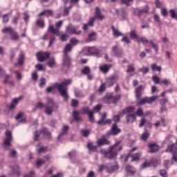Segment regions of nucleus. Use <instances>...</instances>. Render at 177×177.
Instances as JSON below:
<instances>
[{"mask_svg": "<svg viewBox=\"0 0 177 177\" xmlns=\"http://www.w3.org/2000/svg\"><path fill=\"white\" fill-rule=\"evenodd\" d=\"M121 2L127 6H131V4L133 3V0H121Z\"/></svg>", "mask_w": 177, "mask_h": 177, "instance_id": "obj_58", "label": "nucleus"}, {"mask_svg": "<svg viewBox=\"0 0 177 177\" xmlns=\"http://www.w3.org/2000/svg\"><path fill=\"white\" fill-rule=\"evenodd\" d=\"M73 50V47L71 44H66L64 49V55H68V53Z\"/></svg>", "mask_w": 177, "mask_h": 177, "instance_id": "obj_29", "label": "nucleus"}, {"mask_svg": "<svg viewBox=\"0 0 177 177\" xmlns=\"http://www.w3.org/2000/svg\"><path fill=\"white\" fill-rule=\"evenodd\" d=\"M23 63H24V54L21 53L19 55V58L18 59V64L21 65Z\"/></svg>", "mask_w": 177, "mask_h": 177, "instance_id": "obj_54", "label": "nucleus"}, {"mask_svg": "<svg viewBox=\"0 0 177 177\" xmlns=\"http://www.w3.org/2000/svg\"><path fill=\"white\" fill-rule=\"evenodd\" d=\"M71 80L68 79L64 80L61 84L55 83L53 86H50L46 88V92L50 93V92L55 91V89H58L61 96L64 97L65 102L68 100V94L67 93V86L71 84Z\"/></svg>", "mask_w": 177, "mask_h": 177, "instance_id": "obj_1", "label": "nucleus"}, {"mask_svg": "<svg viewBox=\"0 0 177 177\" xmlns=\"http://www.w3.org/2000/svg\"><path fill=\"white\" fill-rule=\"evenodd\" d=\"M126 120H127V124H132V122H134L136 120V115L128 114L126 116Z\"/></svg>", "mask_w": 177, "mask_h": 177, "instance_id": "obj_19", "label": "nucleus"}, {"mask_svg": "<svg viewBox=\"0 0 177 177\" xmlns=\"http://www.w3.org/2000/svg\"><path fill=\"white\" fill-rule=\"evenodd\" d=\"M48 15L49 16H53V11L50 10H47L41 12L39 14V17L44 16V15Z\"/></svg>", "mask_w": 177, "mask_h": 177, "instance_id": "obj_42", "label": "nucleus"}, {"mask_svg": "<svg viewBox=\"0 0 177 177\" xmlns=\"http://www.w3.org/2000/svg\"><path fill=\"white\" fill-rule=\"evenodd\" d=\"M111 132L113 135H118L121 132V129L117 127V123L113 124Z\"/></svg>", "mask_w": 177, "mask_h": 177, "instance_id": "obj_24", "label": "nucleus"}, {"mask_svg": "<svg viewBox=\"0 0 177 177\" xmlns=\"http://www.w3.org/2000/svg\"><path fill=\"white\" fill-rule=\"evenodd\" d=\"M120 141H118L114 145L110 147V151H116V153H118V151H120V150H122V147L120 145Z\"/></svg>", "mask_w": 177, "mask_h": 177, "instance_id": "obj_15", "label": "nucleus"}, {"mask_svg": "<svg viewBox=\"0 0 177 177\" xmlns=\"http://www.w3.org/2000/svg\"><path fill=\"white\" fill-rule=\"evenodd\" d=\"M77 28H78L67 26L66 31L67 32H69V34L80 35V34H81V30H77Z\"/></svg>", "mask_w": 177, "mask_h": 177, "instance_id": "obj_13", "label": "nucleus"}, {"mask_svg": "<svg viewBox=\"0 0 177 177\" xmlns=\"http://www.w3.org/2000/svg\"><path fill=\"white\" fill-rule=\"evenodd\" d=\"M97 146H104V145H110V142L106 138L102 137L97 141Z\"/></svg>", "mask_w": 177, "mask_h": 177, "instance_id": "obj_21", "label": "nucleus"}, {"mask_svg": "<svg viewBox=\"0 0 177 177\" xmlns=\"http://www.w3.org/2000/svg\"><path fill=\"white\" fill-rule=\"evenodd\" d=\"M142 155L141 153H137L134 156L131 155V161H138L139 158H140V156Z\"/></svg>", "mask_w": 177, "mask_h": 177, "instance_id": "obj_46", "label": "nucleus"}, {"mask_svg": "<svg viewBox=\"0 0 177 177\" xmlns=\"http://www.w3.org/2000/svg\"><path fill=\"white\" fill-rule=\"evenodd\" d=\"M110 68H111V64H104L100 66V71L104 74H107Z\"/></svg>", "mask_w": 177, "mask_h": 177, "instance_id": "obj_16", "label": "nucleus"}, {"mask_svg": "<svg viewBox=\"0 0 177 177\" xmlns=\"http://www.w3.org/2000/svg\"><path fill=\"white\" fill-rule=\"evenodd\" d=\"M142 91H143V86L142 85L139 86L136 88V97L137 100H140Z\"/></svg>", "mask_w": 177, "mask_h": 177, "instance_id": "obj_18", "label": "nucleus"}, {"mask_svg": "<svg viewBox=\"0 0 177 177\" xmlns=\"http://www.w3.org/2000/svg\"><path fill=\"white\" fill-rule=\"evenodd\" d=\"M15 31V30L13 29V28L12 27H6L2 30V32H3V34H12L13 32Z\"/></svg>", "mask_w": 177, "mask_h": 177, "instance_id": "obj_32", "label": "nucleus"}, {"mask_svg": "<svg viewBox=\"0 0 177 177\" xmlns=\"http://www.w3.org/2000/svg\"><path fill=\"white\" fill-rule=\"evenodd\" d=\"M36 56L39 62H45V60H48V59H49L50 53L39 52L36 54Z\"/></svg>", "mask_w": 177, "mask_h": 177, "instance_id": "obj_9", "label": "nucleus"}, {"mask_svg": "<svg viewBox=\"0 0 177 177\" xmlns=\"http://www.w3.org/2000/svg\"><path fill=\"white\" fill-rule=\"evenodd\" d=\"M88 42L95 41L96 39V32H93L88 35Z\"/></svg>", "mask_w": 177, "mask_h": 177, "instance_id": "obj_34", "label": "nucleus"}, {"mask_svg": "<svg viewBox=\"0 0 177 177\" xmlns=\"http://www.w3.org/2000/svg\"><path fill=\"white\" fill-rule=\"evenodd\" d=\"M10 37H11V39H12V41H17V39H19V34L15 30H14L10 34Z\"/></svg>", "mask_w": 177, "mask_h": 177, "instance_id": "obj_37", "label": "nucleus"}, {"mask_svg": "<svg viewBox=\"0 0 177 177\" xmlns=\"http://www.w3.org/2000/svg\"><path fill=\"white\" fill-rule=\"evenodd\" d=\"M12 140H13V138L12 137V132H10L9 130H7L6 132V139L3 142V147L6 149H8V147L10 146V142H12Z\"/></svg>", "mask_w": 177, "mask_h": 177, "instance_id": "obj_8", "label": "nucleus"}, {"mask_svg": "<svg viewBox=\"0 0 177 177\" xmlns=\"http://www.w3.org/2000/svg\"><path fill=\"white\" fill-rule=\"evenodd\" d=\"M95 19H97V20H103L104 19V15H102L100 13V8H95V17H93L90 18L88 24H84L83 25V30L84 31H88V27H93V23L95 20Z\"/></svg>", "mask_w": 177, "mask_h": 177, "instance_id": "obj_2", "label": "nucleus"}, {"mask_svg": "<svg viewBox=\"0 0 177 177\" xmlns=\"http://www.w3.org/2000/svg\"><path fill=\"white\" fill-rule=\"evenodd\" d=\"M41 132L44 133L46 136H47L48 139H52V135L50 134V132L46 128H44L41 130Z\"/></svg>", "mask_w": 177, "mask_h": 177, "instance_id": "obj_38", "label": "nucleus"}, {"mask_svg": "<svg viewBox=\"0 0 177 177\" xmlns=\"http://www.w3.org/2000/svg\"><path fill=\"white\" fill-rule=\"evenodd\" d=\"M106 115L107 114L106 113L102 115L101 119L97 122L98 125H106V121L104 120H106Z\"/></svg>", "mask_w": 177, "mask_h": 177, "instance_id": "obj_30", "label": "nucleus"}, {"mask_svg": "<svg viewBox=\"0 0 177 177\" xmlns=\"http://www.w3.org/2000/svg\"><path fill=\"white\" fill-rule=\"evenodd\" d=\"M134 72H135V65H133V64L129 65L127 66L126 73H134Z\"/></svg>", "mask_w": 177, "mask_h": 177, "instance_id": "obj_45", "label": "nucleus"}, {"mask_svg": "<svg viewBox=\"0 0 177 177\" xmlns=\"http://www.w3.org/2000/svg\"><path fill=\"white\" fill-rule=\"evenodd\" d=\"M113 32V35L115 37H122L124 35L121 33V32L118 31V30L115 29L113 26L111 27Z\"/></svg>", "mask_w": 177, "mask_h": 177, "instance_id": "obj_35", "label": "nucleus"}, {"mask_svg": "<svg viewBox=\"0 0 177 177\" xmlns=\"http://www.w3.org/2000/svg\"><path fill=\"white\" fill-rule=\"evenodd\" d=\"M155 127H160V125H162V127H167V124H165V120L164 118L160 119V122L158 121L154 124Z\"/></svg>", "mask_w": 177, "mask_h": 177, "instance_id": "obj_36", "label": "nucleus"}, {"mask_svg": "<svg viewBox=\"0 0 177 177\" xmlns=\"http://www.w3.org/2000/svg\"><path fill=\"white\" fill-rule=\"evenodd\" d=\"M62 66L66 67V68H70V66H71V57H70L68 55H64Z\"/></svg>", "mask_w": 177, "mask_h": 177, "instance_id": "obj_12", "label": "nucleus"}, {"mask_svg": "<svg viewBox=\"0 0 177 177\" xmlns=\"http://www.w3.org/2000/svg\"><path fill=\"white\" fill-rule=\"evenodd\" d=\"M63 26V21H59L55 23V27L57 28H55L53 26L50 25L48 27V32H51V34H54L55 35H57V37L60 36V30H59V28Z\"/></svg>", "mask_w": 177, "mask_h": 177, "instance_id": "obj_4", "label": "nucleus"}, {"mask_svg": "<svg viewBox=\"0 0 177 177\" xmlns=\"http://www.w3.org/2000/svg\"><path fill=\"white\" fill-rule=\"evenodd\" d=\"M36 25L39 26L40 28H44L45 27V22L44 21V19H37L36 21Z\"/></svg>", "mask_w": 177, "mask_h": 177, "instance_id": "obj_39", "label": "nucleus"}, {"mask_svg": "<svg viewBox=\"0 0 177 177\" xmlns=\"http://www.w3.org/2000/svg\"><path fill=\"white\" fill-rule=\"evenodd\" d=\"M112 52H113L117 57H122V50L119 49L118 46H113L112 48Z\"/></svg>", "mask_w": 177, "mask_h": 177, "instance_id": "obj_22", "label": "nucleus"}, {"mask_svg": "<svg viewBox=\"0 0 177 177\" xmlns=\"http://www.w3.org/2000/svg\"><path fill=\"white\" fill-rule=\"evenodd\" d=\"M171 84V81H169V80L167 79H165V80H160V85H165V86H168V85H169Z\"/></svg>", "mask_w": 177, "mask_h": 177, "instance_id": "obj_51", "label": "nucleus"}, {"mask_svg": "<svg viewBox=\"0 0 177 177\" xmlns=\"http://www.w3.org/2000/svg\"><path fill=\"white\" fill-rule=\"evenodd\" d=\"M149 67H145L142 66V68H138V71H140V73H142V74H146L147 73H149Z\"/></svg>", "mask_w": 177, "mask_h": 177, "instance_id": "obj_50", "label": "nucleus"}, {"mask_svg": "<svg viewBox=\"0 0 177 177\" xmlns=\"http://www.w3.org/2000/svg\"><path fill=\"white\" fill-rule=\"evenodd\" d=\"M158 95H153L152 97H145L142 98L140 101L137 102L138 106H142L143 104H151V103H154L156 100H157Z\"/></svg>", "mask_w": 177, "mask_h": 177, "instance_id": "obj_5", "label": "nucleus"}, {"mask_svg": "<svg viewBox=\"0 0 177 177\" xmlns=\"http://www.w3.org/2000/svg\"><path fill=\"white\" fill-rule=\"evenodd\" d=\"M126 171L128 174H130V175H133L136 172L135 168L131 165H127L126 167Z\"/></svg>", "mask_w": 177, "mask_h": 177, "instance_id": "obj_33", "label": "nucleus"}, {"mask_svg": "<svg viewBox=\"0 0 177 177\" xmlns=\"http://www.w3.org/2000/svg\"><path fill=\"white\" fill-rule=\"evenodd\" d=\"M47 104H48V106H52V107H57L56 104H55V102H53V98L47 99Z\"/></svg>", "mask_w": 177, "mask_h": 177, "instance_id": "obj_53", "label": "nucleus"}, {"mask_svg": "<svg viewBox=\"0 0 177 177\" xmlns=\"http://www.w3.org/2000/svg\"><path fill=\"white\" fill-rule=\"evenodd\" d=\"M149 136H150V134L149 133V131L145 129V132L142 133L141 136V139L142 140H147Z\"/></svg>", "mask_w": 177, "mask_h": 177, "instance_id": "obj_44", "label": "nucleus"}, {"mask_svg": "<svg viewBox=\"0 0 177 177\" xmlns=\"http://www.w3.org/2000/svg\"><path fill=\"white\" fill-rule=\"evenodd\" d=\"M151 67L153 71H158L159 73H161V67L157 66V64H152Z\"/></svg>", "mask_w": 177, "mask_h": 177, "instance_id": "obj_40", "label": "nucleus"}, {"mask_svg": "<svg viewBox=\"0 0 177 177\" xmlns=\"http://www.w3.org/2000/svg\"><path fill=\"white\" fill-rule=\"evenodd\" d=\"M67 132H68V125H64L63 127L62 131L60 133V134L58 136L57 139L60 140L64 135H66Z\"/></svg>", "mask_w": 177, "mask_h": 177, "instance_id": "obj_25", "label": "nucleus"}, {"mask_svg": "<svg viewBox=\"0 0 177 177\" xmlns=\"http://www.w3.org/2000/svg\"><path fill=\"white\" fill-rule=\"evenodd\" d=\"M129 36L131 39H133V41L136 40L138 44H140V42H142V44L144 42H147V39L138 36V34L135 30H131L129 32Z\"/></svg>", "mask_w": 177, "mask_h": 177, "instance_id": "obj_7", "label": "nucleus"}, {"mask_svg": "<svg viewBox=\"0 0 177 177\" xmlns=\"http://www.w3.org/2000/svg\"><path fill=\"white\" fill-rule=\"evenodd\" d=\"M142 13V10L139 8H135L133 10V14L135 16H140V15Z\"/></svg>", "mask_w": 177, "mask_h": 177, "instance_id": "obj_61", "label": "nucleus"}, {"mask_svg": "<svg viewBox=\"0 0 177 177\" xmlns=\"http://www.w3.org/2000/svg\"><path fill=\"white\" fill-rule=\"evenodd\" d=\"M152 80L153 81L154 84H160V81H161L160 80V77L156 75L153 76Z\"/></svg>", "mask_w": 177, "mask_h": 177, "instance_id": "obj_63", "label": "nucleus"}, {"mask_svg": "<svg viewBox=\"0 0 177 177\" xmlns=\"http://www.w3.org/2000/svg\"><path fill=\"white\" fill-rule=\"evenodd\" d=\"M20 19V14L17 13L15 17H14L12 19V24H15V26L17 25V22Z\"/></svg>", "mask_w": 177, "mask_h": 177, "instance_id": "obj_47", "label": "nucleus"}, {"mask_svg": "<svg viewBox=\"0 0 177 177\" xmlns=\"http://www.w3.org/2000/svg\"><path fill=\"white\" fill-rule=\"evenodd\" d=\"M118 81V75H115L106 79V85L108 88H111L115 82Z\"/></svg>", "mask_w": 177, "mask_h": 177, "instance_id": "obj_10", "label": "nucleus"}, {"mask_svg": "<svg viewBox=\"0 0 177 177\" xmlns=\"http://www.w3.org/2000/svg\"><path fill=\"white\" fill-rule=\"evenodd\" d=\"M47 147H40L39 149H37V153L41 154V153H46Z\"/></svg>", "mask_w": 177, "mask_h": 177, "instance_id": "obj_59", "label": "nucleus"}, {"mask_svg": "<svg viewBox=\"0 0 177 177\" xmlns=\"http://www.w3.org/2000/svg\"><path fill=\"white\" fill-rule=\"evenodd\" d=\"M44 107H45V105L42 102H38L36 106L33 109V111H35L37 109H44Z\"/></svg>", "mask_w": 177, "mask_h": 177, "instance_id": "obj_57", "label": "nucleus"}, {"mask_svg": "<svg viewBox=\"0 0 177 177\" xmlns=\"http://www.w3.org/2000/svg\"><path fill=\"white\" fill-rule=\"evenodd\" d=\"M73 118L75 121H80L81 120V118L78 116V112L76 111H73Z\"/></svg>", "mask_w": 177, "mask_h": 177, "instance_id": "obj_55", "label": "nucleus"}, {"mask_svg": "<svg viewBox=\"0 0 177 177\" xmlns=\"http://www.w3.org/2000/svg\"><path fill=\"white\" fill-rule=\"evenodd\" d=\"M117 154H118V153H117V151H110V148L108 151V156H106L109 160H114V158H115L117 157Z\"/></svg>", "mask_w": 177, "mask_h": 177, "instance_id": "obj_26", "label": "nucleus"}, {"mask_svg": "<svg viewBox=\"0 0 177 177\" xmlns=\"http://www.w3.org/2000/svg\"><path fill=\"white\" fill-rule=\"evenodd\" d=\"M147 44H150V45H151L153 49H154L156 53H158V45L154 44V41L153 40H147V41L143 43V45H146Z\"/></svg>", "mask_w": 177, "mask_h": 177, "instance_id": "obj_20", "label": "nucleus"}, {"mask_svg": "<svg viewBox=\"0 0 177 177\" xmlns=\"http://www.w3.org/2000/svg\"><path fill=\"white\" fill-rule=\"evenodd\" d=\"M118 169V165H111V163L106 164V171L109 174H111Z\"/></svg>", "mask_w": 177, "mask_h": 177, "instance_id": "obj_14", "label": "nucleus"}, {"mask_svg": "<svg viewBox=\"0 0 177 177\" xmlns=\"http://www.w3.org/2000/svg\"><path fill=\"white\" fill-rule=\"evenodd\" d=\"M9 13L3 15V23H8L9 21Z\"/></svg>", "mask_w": 177, "mask_h": 177, "instance_id": "obj_62", "label": "nucleus"}, {"mask_svg": "<svg viewBox=\"0 0 177 177\" xmlns=\"http://www.w3.org/2000/svg\"><path fill=\"white\" fill-rule=\"evenodd\" d=\"M169 13L171 19H175L176 20H177V12L175 11V10L171 9L169 10Z\"/></svg>", "mask_w": 177, "mask_h": 177, "instance_id": "obj_48", "label": "nucleus"}, {"mask_svg": "<svg viewBox=\"0 0 177 177\" xmlns=\"http://www.w3.org/2000/svg\"><path fill=\"white\" fill-rule=\"evenodd\" d=\"M133 110H135L134 106H131L127 107L122 110V114H131V113H133Z\"/></svg>", "mask_w": 177, "mask_h": 177, "instance_id": "obj_27", "label": "nucleus"}, {"mask_svg": "<svg viewBox=\"0 0 177 177\" xmlns=\"http://www.w3.org/2000/svg\"><path fill=\"white\" fill-rule=\"evenodd\" d=\"M82 74H86V75H88L89 73H91V69L89 68V66H86L82 70Z\"/></svg>", "mask_w": 177, "mask_h": 177, "instance_id": "obj_56", "label": "nucleus"}, {"mask_svg": "<svg viewBox=\"0 0 177 177\" xmlns=\"http://www.w3.org/2000/svg\"><path fill=\"white\" fill-rule=\"evenodd\" d=\"M121 115H124V114L122 113V112H119L118 115L113 116V121L115 122H120V117H121Z\"/></svg>", "mask_w": 177, "mask_h": 177, "instance_id": "obj_49", "label": "nucleus"}, {"mask_svg": "<svg viewBox=\"0 0 177 177\" xmlns=\"http://www.w3.org/2000/svg\"><path fill=\"white\" fill-rule=\"evenodd\" d=\"M149 153H156V151H158L160 147L157 145V144H149Z\"/></svg>", "mask_w": 177, "mask_h": 177, "instance_id": "obj_23", "label": "nucleus"}, {"mask_svg": "<svg viewBox=\"0 0 177 177\" xmlns=\"http://www.w3.org/2000/svg\"><path fill=\"white\" fill-rule=\"evenodd\" d=\"M45 113L47 114V115H51V114L53 113V109H55V106H45Z\"/></svg>", "mask_w": 177, "mask_h": 177, "instance_id": "obj_28", "label": "nucleus"}, {"mask_svg": "<svg viewBox=\"0 0 177 177\" xmlns=\"http://www.w3.org/2000/svg\"><path fill=\"white\" fill-rule=\"evenodd\" d=\"M78 1L79 0H71V5L69 6V7H64V16H67L70 13V9L73 8V5H71V3H77Z\"/></svg>", "mask_w": 177, "mask_h": 177, "instance_id": "obj_17", "label": "nucleus"}, {"mask_svg": "<svg viewBox=\"0 0 177 177\" xmlns=\"http://www.w3.org/2000/svg\"><path fill=\"white\" fill-rule=\"evenodd\" d=\"M86 56H96V57H100V50L96 47H85L83 49Z\"/></svg>", "mask_w": 177, "mask_h": 177, "instance_id": "obj_3", "label": "nucleus"}, {"mask_svg": "<svg viewBox=\"0 0 177 177\" xmlns=\"http://www.w3.org/2000/svg\"><path fill=\"white\" fill-rule=\"evenodd\" d=\"M81 133H82L84 138H88V136H89V133H91V131L88 129H82L81 131Z\"/></svg>", "mask_w": 177, "mask_h": 177, "instance_id": "obj_52", "label": "nucleus"}, {"mask_svg": "<svg viewBox=\"0 0 177 177\" xmlns=\"http://www.w3.org/2000/svg\"><path fill=\"white\" fill-rule=\"evenodd\" d=\"M121 99L120 95H113V94L106 96L104 98V102L108 104H110V103H117L118 100Z\"/></svg>", "mask_w": 177, "mask_h": 177, "instance_id": "obj_6", "label": "nucleus"}, {"mask_svg": "<svg viewBox=\"0 0 177 177\" xmlns=\"http://www.w3.org/2000/svg\"><path fill=\"white\" fill-rule=\"evenodd\" d=\"M24 177H35V172L32 171L30 172V174L24 175Z\"/></svg>", "mask_w": 177, "mask_h": 177, "instance_id": "obj_64", "label": "nucleus"}, {"mask_svg": "<svg viewBox=\"0 0 177 177\" xmlns=\"http://www.w3.org/2000/svg\"><path fill=\"white\" fill-rule=\"evenodd\" d=\"M48 67H50L51 68L54 67L55 64H56V61L55 60V57H52L50 59L47 63Z\"/></svg>", "mask_w": 177, "mask_h": 177, "instance_id": "obj_43", "label": "nucleus"}, {"mask_svg": "<svg viewBox=\"0 0 177 177\" xmlns=\"http://www.w3.org/2000/svg\"><path fill=\"white\" fill-rule=\"evenodd\" d=\"M23 99V97L19 96L17 98H15L12 100L11 104L8 106V109H10V110H13L14 109H16V106L17 104H19V102L20 100Z\"/></svg>", "mask_w": 177, "mask_h": 177, "instance_id": "obj_11", "label": "nucleus"}, {"mask_svg": "<svg viewBox=\"0 0 177 177\" xmlns=\"http://www.w3.org/2000/svg\"><path fill=\"white\" fill-rule=\"evenodd\" d=\"M136 114L138 117H143V109L142 108H139L137 109Z\"/></svg>", "mask_w": 177, "mask_h": 177, "instance_id": "obj_60", "label": "nucleus"}, {"mask_svg": "<svg viewBox=\"0 0 177 177\" xmlns=\"http://www.w3.org/2000/svg\"><path fill=\"white\" fill-rule=\"evenodd\" d=\"M87 148L88 149L89 151H97V146L92 145V142H88L87 144Z\"/></svg>", "mask_w": 177, "mask_h": 177, "instance_id": "obj_31", "label": "nucleus"}, {"mask_svg": "<svg viewBox=\"0 0 177 177\" xmlns=\"http://www.w3.org/2000/svg\"><path fill=\"white\" fill-rule=\"evenodd\" d=\"M79 42L80 41H78V39L75 38H72L70 39L69 45H71V46L73 48V46H76V45H78Z\"/></svg>", "mask_w": 177, "mask_h": 177, "instance_id": "obj_41", "label": "nucleus"}]
</instances>
